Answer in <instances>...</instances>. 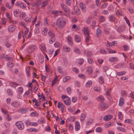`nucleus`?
Instances as JSON below:
<instances>
[{"mask_svg": "<svg viewBox=\"0 0 134 134\" xmlns=\"http://www.w3.org/2000/svg\"><path fill=\"white\" fill-rule=\"evenodd\" d=\"M66 24V19L64 17H61L57 20L56 25L59 29H62L64 27Z\"/></svg>", "mask_w": 134, "mask_h": 134, "instance_id": "f257e3e1", "label": "nucleus"}, {"mask_svg": "<svg viewBox=\"0 0 134 134\" xmlns=\"http://www.w3.org/2000/svg\"><path fill=\"white\" fill-rule=\"evenodd\" d=\"M62 98L63 100V102L64 104L67 106L70 105L71 104V101L70 98L67 96L65 95H62Z\"/></svg>", "mask_w": 134, "mask_h": 134, "instance_id": "f03ea898", "label": "nucleus"}, {"mask_svg": "<svg viewBox=\"0 0 134 134\" xmlns=\"http://www.w3.org/2000/svg\"><path fill=\"white\" fill-rule=\"evenodd\" d=\"M109 106V104L107 103H102L98 105V107L101 110H104L108 108Z\"/></svg>", "mask_w": 134, "mask_h": 134, "instance_id": "7ed1b4c3", "label": "nucleus"}, {"mask_svg": "<svg viewBox=\"0 0 134 134\" xmlns=\"http://www.w3.org/2000/svg\"><path fill=\"white\" fill-rule=\"evenodd\" d=\"M15 125L18 129L20 130H23L25 127L24 123L21 121L16 122L15 123Z\"/></svg>", "mask_w": 134, "mask_h": 134, "instance_id": "20e7f679", "label": "nucleus"}, {"mask_svg": "<svg viewBox=\"0 0 134 134\" xmlns=\"http://www.w3.org/2000/svg\"><path fill=\"white\" fill-rule=\"evenodd\" d=\"M37 49V47L35 45H32L29 47L27 49V51L29 53H32L34 51Z\"/></svg>", "mask_w": 134, "mask_h": 134, "instance_id": "39448f33", "label": "nucleus"}, {"mask_svg": "<svg viewBox=\"0 0 134 134\" xmlns=\"http://www.w3.org/2000/svg\"><path fill=\"white\" fill-rule=\"evenodd\" d=\"M79 5L82 12L84 13H85L86 11V8L85 4L81 2L80 3Z\"/></svg>", "mask_w": 134, "mask_h": 134, "instance_id": "423d86ee", "label": "nucleus"}, {"mask_svg": "<svg viewBox=\"0 0 134 134\" xmlns=\"http://www.w3.org/2000/svg\"><path fill=\"white\" fill-rule=\"evenodd\" d=\"M12 106L15 108H18L20 106V103L17 101H13L11 103Z\"/></svg>", "mask_w": 134, "mask_h": 134, "instance_id": "0eeeda50", "label": "nucleus"}, {"mask_svg": "<svg viewBox=\"0 0 134 134\" xmlns=\"http://www.w3.org/2000/svg\"><path fill=\"white\" fill-rule=\"evenodd\" d=\"M57 107L58 108H60L62 113H63L65 106L63 103L60 102H58V103Z\"/></svg>", "mask_w": 134, "mask_h": 134, "instance_id": "6e6552de", "label": "nucleus"}, {"mask_svg": "<svg viewBox=\"0 0 134 134\" xmlns=\"http://www.w3.org/2000/svg\"><path fill=\"white\" fill-rule=\"evenodd\" d=\"M16 28V26L15 25H10L8 27V31L9 32L12 33L15 31Z\"/></svg>", "mask_w": 134, "mask_h": 134, "instance_id": "1a4fd4ad", "label": "nucleus"}, {"mask_svg": "<svg viewBox=\"0 0 134 134\" xmlns=\"http://www.w3.org/2000/svg\"><path fill=\"white\" fill-rule=\"evenodd\" d=\"M61 6L65 12H68L70 11V9L68 7L64 4L63 3L61 4Z\"/></svg>", "mask_w": 134, "mask_h": 134, "instance_id": "9d476101", "label": "nucleus"}, {"mask_svg": "<svg viewBox=\"0 0 134 134\" xmlns=\"http://www.w3.org/2000/svg\"><path fill=\"white\" fill-rule=\"evenodd\" d=\"M80 122L77 121L75 122V130L76 131H78L79 130L80 128Z\"/></svg>", "mask_w": 134, "mask_h": 134, "instance_id": "9b49d317", "label": "nucleus"}, {"mask_svg": "<svg viewBox=\"0 0 134 134\" xmlns=\"http://www.w3.org/2000/svg\"><path fill=\"white\" fill-rule=\"evenodd\" d=\"M83 53L84 55L87 57H91L92 55V52L88 50L84 51Z\"/></svg>", "mask_w": 134, "mask_h": 134, "instance_id": "f8f14e48", "label": "nucleus"}, {"mask_svg": "<svg viewBox=\"0 0 134 134\" xmlns=\"http://www.w3.org/2000/svg\"><path fill=\"white\" fill-rule=\"evenodd\" d=\"M113 118V116L111 115H105L103 118V120L104 121H108L112 119Z\"/></svg>", "mask_w": 134, "mask_h": 134, "instance_id": "ddd939ff", "label": "nucleus"}, {"mask_svg": "<svg viewBox=\"0 0 134 134\" xmlns=\"http://www.w3.org/2000/svg\"><path fill=\"white\" fill-rule=\"evenodd\" d=\"M48 36L50 38L55 37L54 33L53 31L51 30H49L48 31Z\"/></svg>", "mask_w": 134, "mask_h": 134, "instance_id": "4468645a", "label": "nucleus"}, {"mask_svg": "<svg viewBox=\"0 0 134 134\" xmlns=\"http://www.w3.org/2000/svg\"><path fill=\"white\" fill-rule=\"evenodd\" d=\"M75 40L77 42H79L81 41V37L79 35H76L75 36Z\"/></svg>", "mask_w": 134, "mask_h": 134, "instance_id": "2eb2a0df", "label": "nucleus"}, {"mask_svg": "<svg viewBox=\"0 0 134 134\" xmlns=\"http://www.w3.org/2000/svg\"><path fill=\"white\" fill-rule=\"evenodd\" d=\"M48 31V29L46 27H44L42 31V34L43 36H45L47 35V32Z\"/></svg>", "mask_w": 134, "mask_h": 134, "instance_id": "dca6fc26", "label": "nucleus"}, {"mask_svg": "<svg viewBox=\"0 0 134 134\" xmlns=\"http://www.w3.org/2000/svg\"><path fill=\"white\" fill-rule=\"evenodd\" d=\"M124 100L123 98L122 97H120L119 100V105L120 106L123 105L124 104Z\"/></svg>", "mask_w": 134, "mask_h": 134, "instance_id": "f3484780", "label": "nucleus"}, {"mask_svg": "<svg viewBox=\"0 0 134 134\" xmlns=\"http://www.w3.org/2000/svg\"><path fill=\"white\" fill-rule=\"evenodd\" d=\"M74 10L76 14L77 15H79L80 14L81 12L80 9L77 6H75Z\"/></svg>", "mask_w": 134, "mask_h": 134, "instance_id": "a211bd4d", "label": "nucleus"}, {"mask_svg": "<svg viewBox=\"0 0 134 134\" xmlns=\"http://www.w3.org/2000/svg\"><path fill=\"white\" fill-rule=\"evenodd\" d=\"M29 30H26L24 33V34L23 35V41L24 42L25 40V39H27V35L28 33V32L29 31Z\"/></svg>", "mask_w": 134, "mask_h": 134, "instance_id": "6ab92c4d", "label": "nucleus"}, {"mask_svg": "<svg viewBox=\"0 0 134 134\" xmlns=\"http://www.w3.org/2000/svg\"><path fill=\"white\" fill-rule=\"evenodd\" d=\"M92 82L91 80H89L86 83L85 86L87 87H90L92 85Z\"/></svg>", "mask_w": 134, "mask_h": 134, "instance_id": "aec40b11", "label": "nucleus"}, {"mask_svg": "<svg viewBox=\"0 0 134 134\" xmlns=\"http://www.w3.org/2000/svg\"><path fill=\"white\" fill-rule=\"evenodd\" d=\"M86 117V115L84 113H82L81 114L80 117V120L81 122L84 121Z\"/></svg>", "mask_w": 134, "mask_h": 134, "instance_id": "412c9836", "label": "nucleus"}, {"mask_svg": "<svg viewBox=\"0 0 134 134\" xmlns=\"http://www.w3.org/2000/svg\"><path fill=\"white\" fill-rule=\"evenodd\" d=\"M109 60L110 62H113L117 61L118 59L116 57H111L109 58Z\"/></svg>", "mask_w": 134, "mask_h": 134, "instance_id": "4be33fe9", "label": "nucleus"}, {"mask_svg": "<svg viewBox=\"0 0 134 134\" xmlns=\"http://www.w3.org/2000/svg\"><path fill=\"white\" fill-rule=\"evenodd\" d=\"M67 39L68 42L70 46L72 45L73 43L72 37L70 36L68 37H67Z\"/></svg>", "mask_w": 134, "mask_h": 134, "instance_id": "5701e85b", "label": "nucleus"}, {"mask_svg": "<svg viewBox=\"0 0 134 134\" xmlns=\"http://www.w3.org/2000/svg\"><path fill=\"white\" fill-rule=\"evenodd\" d=\"M93 121V119L92 118H90L87 121L86 123V125L87 126L90 125L92 123Z\"/></svg>", "mask_w": 134, "mask_h": 134, "instance_id": "b1692460", "label": "nucleus"}, {"mask_svg": "<svg viewBox=\"0 0 134 134\" xmlns=\"http://www.w3.org/2000/svg\"><path fill=\"white\" fill-rule=\"evenodd\" d=\"M108 19L110 22H113L115 20V18L113 15H111L109 17Z\"/></svg>", "mask_w": 134, "mask_h": 134, "instance_id": "393cba45", "label": "nucleus"}, {"mask_svg": "<svg viewBox=\"0 0 134 134\" xmlns=\"http://www.w3.org/2000/svg\"><path fill=\"white\" fill-rule=\"evenodd\" d=\"M63 49L64 52H69L71 51L70 48L69 47L67 46L64 47Z\"/></svg>", "mask_w": 134, "mask_h": 134, "instance_id": "a878e982", "label": "nucleus"}, {"mask_svg": "<svg viewBox=\"0 0 134 134\" xmlns=\"http://www.w3.org/2000/svg\"><path fill=\"white\" fill-rule=\"evenodd\" d=\"M97 100L99 102H103L105 100V98L102 96L100 95L97 98Z\"/></svg>", "mask_w": 134, "mask_h": 134, "instance_id": "bb28decb", "label": "nucleus"}, {"mask_svg": "<svg viewBox=\"0 0 134 134\" xmlns=\"http://www.w3.org/2000/svg\"><path fill=\"white\" fill-rule=\"evenodd\" d=\"M86 71L90 74H92L93 72L92 68L90 67H87Z\"/></svg>", "mask_w": 134, "mask_h": 134, "instance_id": "cd10ccee", "label": "nucleus"}, {"mask_svg": "<svg viewBox=\"0 0 134 134\" xmlns=\"http://www.w3.org/2000/svg\"><path fill=\"white\" fill-rule=\"evenodd\" d=\"M20 13L19 9H17L14 11V14L15 16L17 17L19 15Z\"/></svg>", "mask_w": 134, "mask_h": 134, "instance_id": "c85d7f7f", "label": "nucleus"}, {"mask_svg": "<svg viewBox=\"0 0 134 134\" xmlns=\"http://www.w3.org/2000/svg\"><path fill=\"white\" fill-rule=\"evenodd\" d=\"M31 70V69L29 67H27L26 69V74L29 77H30V71Z\"/></svg>", "mask_w": 134, "mask_h": 134, "instance_id": "c756f323", "label": "nucleus"}, {"mask_svg": "<svg viewBox=\"0 0 134 134\" xmlns=\"http://www.w3.org/2000/svg\"><path fill=\"white\" fill-rule=\"evenodd\" d=\"M38 121L40 124H43L45 122L46 120L44 118L42 117L40 119L38 120Z\"/></svg>", "mask_w": 134, "mask_h": 134, "instance_id": "7c9ffc66", "label": "nucleus"}, {"mask_svg": "<svg viewBox=\"0 0 134 134\" xmlns=\"http://www.w3.org/2000/svg\"><path fill=\"white\" fill-rule=\"evenodd\" d=\"M40 48L42 51L46 52V49L45 45L44 44H41L40 45Z\"/></svg>", "mask_w": 134, "mask_h": 134, "instance_id": "2f4dec72", "label": "nucleus"}, {"mask_svg": "<svg viewBox=\"0 0 134 134\" xmlns=\"http://www.w3.org/2000/svg\"><path fill=\"white\" fill-rule=\"evenodd\" d=\"M101 31L99 28L97 29L96 30V35L97 36H100L101 34Z\"/></svg>", "mask_w": 134, "mask_h": 134, "instance_id": "473e14b6", "label": "nucleus"}, {"mask_svg": "<svg viewBox=\"0 0 134 134\" xmlns=\"http://www.w3.org/2000/svg\"><path fill=\"white\" fill-rule=\"evenodd\" d=\"M125 29V27L124 26L121 25L118 28V30L119 32H122L124 31Z\"/></svg>", "mask_w": 134, "mask_h": 134, "instance_id": "72a5a7b5", "label": "nucleus"}, {"mask_svg": "<svg viewBox=\"0 0 134 134\" xmlns=\"http://www.w3.org/2000/svg\"><path fill=\"white\" fill-rule=\"evenodd\" d=\"M5 59L6 60L8 61L12 62L13 61V58L9 57L8 55H6L5 56Z\"/></svg>", "mask_w": 134, "mask_h": 134, "instance_id": "f704fd0d", "label": "nucleus"}, {"mask_svg": "<svg viewBox=\"0 0 134 134\" xmlns=\"http://www.w3.org/2000/svg\"><path fill=\"white\" fill-rule=\"evenodd\" d=\"M7 93L9 96H13V93L12 90L10 89H8L7 90Z\"/></svg>", "mask_w": 134, "mask_h": 134, "instance_id": "c9c22d12", "label": "nucleus"}, {"mask_svg": "<svg viewBox=\"0 0 134 134\" xmlns=\"http://www.w3.org/2000/svg\"><path fill=\"white\" fill-rule=\"evenodd\" d=\"M116 67L118 68L121 69L125 67V66L124 64L120 63L117 64L116 65Z\"/></svg>", "mask_w": 134, "mask_h": 134, "instance_id": "e433bc0d", "label": "nucleus"}, {"mask_svg": "<svg viewBox=\"0 0 134 134\" xmlns=\"http://www.w3.org/2000/svg\"><path fill=\"white\" fill-rule=\"evenodd\" d=\"M71 78V77L70 76H65L63 78V81L64 82H66L69 80Z\"/></svg>", "mask_w": 134, "mask_h": 134, "instance_id": "4c0bfd02", "label": "nucleus"}, {"mask_svg": "<svg viewBox=\"0 0 134 134\" xmlns=\"http://www.w3.org/2000/svg\"><path fill=\"white\" fill-rule=\"evenodd\" d=\"M19 112L22 114H25L26 113L27 110L24 108H20L19 110Z\"/></svg>", "mask_w": 134, "mask_h": 134, "instance_id": "58836bf2", "label": "nucleus"}, {"mask_svg": "<svg viewBox=\"0 0 134 134\" xmlns=\"http://www.w3.org/2000/svg\"><path fill=\"white\" fill-rule=\"evenodd\" d=\"M32 122H31L29 120H25V123L26 126H29L31 125Z\"/></svg>", "mask_w": 134, "mask_h": 134, "instance_id": "ea45409f", "label": "nucleus"}, {"mask_svg": "<svg viewBox=\"0 0 134 134\" xmlns=\"http://www.w3.org/2000/svg\"><path fill=\"white\" fill-rule=\"evenodd\" d=\"M48 2L47 0L43 1L41 4V7L42 8H43L46 6L48 4Z\"/></svg>", "mask_w": 134, "mask_h": 134, "instance_id": "a19ab883", "label": "nucleus"}, {"mask_svg": "<svg viewBox=\"0 0 134 134\" xmlns=\"http://www.w3.org/2000/svg\"><path fill=\"white\" fill-rule=\"evenodd\" d=\"M99 21L100 22L103 23L105 20V17L102 16H99Z\"/></svg>", "mask_w": 134, "mask_h": 134, "instance_id": "79ce46f5", "label": "nucleus"}, {"mask_svg": "<svg viewBox=\"0 0 134 134\" xmlns=\"http://www.w3.org/2000/svg\"><path fill=\"white\" fill-rule=\"evenodd\" d=\"M99 82L101 84H103L104 82V80L103 77L102 76H100L99 78Z\"/></svg>", "mask_w": 134, "mask_h": 134, "instance_id": "37998d69", "label": "nucleus"}, {"mask_svg": "<svg viewBox=\"0 0 134 134\" xmlns=\"http://www.w3.org/2000/svg\"><path fill=\"white\" fill-rule=\"evenodd\" d=\"M20 23L21 25L24 26L26 30H29V28L27 27L26 24L23 21H21L20 22Z\"/></svg>", "mask_w": 134, "mask_h": 134, "instance_id": "c03bdc74", "label": "nucleus"}, {"mask_svg": "<svg viewBox=\"0 0 134 134\" xmlns=\"http://www.w3.org/2000/svg\"><path fill=\"white\" fill-rule=\"evenodd\" d=\"M83 32L84 34L85 35L89 34V31L88 30V27H85L83 29Z\"/></svg>", "mask_w": 134, "mask_h": 134, "instance_id": "a18cd8bd", "label": "nucleus"}, {"mask_svg": "<svg viewBox=\"0 0 134 134\" xmlns=\"http://www.w3.org/2000/svg\"><path fill=\"white\" fill-rule=\"evenodd\" d=\"M84 60L83 58H80L77 60V62L80 65H81L84 63Z\"/></svg>", "mask_w": 134, "mask_h": 134, "instance_id": "49530a36", "label": "nucleus"}, {"mask_svg": "<svg viewBox=\"0 0 134 134\" xmlns=\"http://www.w3.org/2000/svg\"><path fill=\"white\" fill-rule=\"evenodd\" d=\"M30 115L32 116H37L38 114L36 111H34L31 113Z\"/></svg>", "mask_w": 134, "mask_h": 134, "instance_id": "de8ad7c7", "label": "nucleus"}, {"mask_svg": "<svg viewBox=\"0 0 134 134\" xmlns=\"http://www.w3.org/2000/svg\"><path fill=\"white\" fill-rule=\"evenodd\" d=\"M86 38L85 41L86 42H88L90 39V37L89 35V34H87L86 35H85Z\"/></svg>", "mask_w": 134, "mask_h": 134, "instance_id": "09e8293b", "label": "nucleus"}, {"mask_svg": "<svg viewBox=\"0 0 134 134\" xmlns=\"http://www.w3.org/2000/svg\"><path fill=\"white\" fill-rule=\"evenodd\" d=\"M18 90V92L19 94H21L23 93V88L22 87H19Z\"/></svg>", "mask_w": 134, "mask_h": 134, "instance_id": "8fccbe9b", "label": "nucleus"}, {"mask_svg": "<svg viewBox=\"0 0 134 134\" xmlns=\"http://www.w3.org/2000/svg\"><path fill=\"white\" fill-rule=\"evenodd\" d=\"M31 17H27L25 19V21L27 23H30L31 21Z\"/></svg>", "mask_w": 134, "mask_h": 134, "instance_id": "3c124183", "label": "nucleus"}, {"mask_svg": "<svg viewBox=\"0 0 134 134\" xmlns=\"http://www.w3.org/2000/svg\"><path fill=\"white\" fill-rule=\"evenodd\" d=\"M25 13L24 12H23L20 13L19 16V18L21 19H23L25 17Z\"/></svg>", "mask_w": 134, "mask_h": 134, "instance_id": "603ef678", "label": "nucleus"}, {"mask_svg": "<svg viewBox=\"0 0 134 134\" xmlns=\"http://www.w3.org/2000/svg\"><path fill=\"white\" fill-rule=\"evenodd\" d=\"M7 65L9 68H12L14 66V64L13 63L8 62L7 64Z\"/></svg>", "mask_w": 134, "mask_h": 134, "instance_id": "864d4df0", "label": "nucleus"}, {"mask_svg": "<svg viewBox=\"0 0 134 134\" xmlns=\"http://www.w3.org/2000/svg\"><path fill=\"white\" fill-rule=\"evenodd\" d=\"M5 6L9 9H10L13 8V6L8 3H7L5 4Z\"/></svg>", "mask_w": 134, "mask_h": 134, "instance_id": "5fc2aeb1", "label": "nucleus"}, {"mask_svg": "<svg viewBox=\"0 0 134 134\" xmlns=\"http://www.w3.org/2000/svg\"><path fill=\"white\" fill-rule=\"evenodd\" d=\"M113 122H107L106 124H105V127L106 128H108L109 126L112 125L113 124Z\"/></svg>", "mask_w": 134, "mask_h": 134, "instance_id": "6e6d98bb", "label": "nucleus"}, {"mask_svg": "<svg viewBox=\"0 0 134 134\" xmlns=\"http://www.w3.org/2000/svg\"><path fill=\"white\" fill-rule=\"evenodd\" d=\"M55 37H51L49 40V42L50 44H52L55 41Z\"/></svg>", "mask_w": 134, "mask_h": 134, "instance_id": "4d7b16f0", "label": "nucleus"}, {"mask_svg": "<svg viewBox=\"0 0 134 134\" xmlns=\"http://www.w3.org/2000/svg\"><path fill=\"white\" fill-rule=\"evenodd\" d=\"M118 116L119 118L121 120L123 119V116L122 115V113L121 112H119L118 113Z\"/></svg>", "mask_w": 134, "mask_h": 134, "instance_id": "13d9d810", "label": "nucleus"}, {"mask_svg": "<svg viewBox=\"0 0 134 134\" xmlns=\"http://www.w3.org/2000/svg\"><path fill=\"white\" fill-rule=\"evenodd\" d=\"M95 130L97 132L101 133L102 131V129L100 127H98Z\"/></svg>", "mask_w": 134, "mask_h": 134, "instance_id": "bf43d9fd", "label": "nucleus"}, {"mask_svg": "<svg viewBox=\"0 0 134 134\" xmlns=\"http://www.w3.org/2000/svg\"><path fill=\"white\" fill-rule=\"evenodd\" d=\"M74 51L75 53L77 54H80V50L77 48H75L74 49Z\"/></svg>", "mask_w": 134, "mask_h": 134, "instance_id": "052dcab7", "label": "nucleus"}, {"mask_svg": "<svg viewBox=\"0 0 134 134\" xmlns=\"http://www.w3.org/2000/svg\"><path fill=\"white\" fill-rule=\"evenodd\" d=\"M10 85L11 86H17L19 85L16 83L14 82H11L10 83Z\"/></svg>", "mask_w": 134, "mask_h": 134, "instance_id": "680f3d73", "label": "nucleus"}, {"mask_svg": "<svg viewBox=\"0 0 134 134\" xmlns=\"http://www.w3.org/2000/svg\"><path fill=\"white\" fill-rule=\"evenodd\" d=\"M123 47L124 48V50L125 51H127L129 49V47L127 45H124L123 46Z\"/></svg>", "mask_w": 134, "mask_h": 134, "instance_id": "e2e57ef3", "label": "nucleus"}, {"mask_svg": "<svg viewBox=\"0 0 134 134\" xmlns=\"http://www.w3.org/2000/svg\"><path fill=\"white\" fill-rule=\"evenodd\" d=\"M72 30L73 31H76L78 30V29L75 24L73 25L72 26Z\"/></svg>", "mask_w": 134, "mask_h": 134, "instance_id": "0e129e2a", "label": "nucleus"}, {"mask_svg": "<svg viewBox=\"0 0 134 134\" xmlns=\"http://www.w3.org/2000/svg\"><path fill=\"white\" fill-rule=\"evenodd\" d=\"M126 73L125 71H123L121 72H119L117 73V75L118 76H122L125 75Z\"/></svg>", "mask_w": 134, "mask_h": 134, "instance_id": "69168bd1", "label": "nucleus"}, {"mask_svg": "<svg viewBox=\"0 0 134 134\" xmlns=\"http://www.w3.org/2000/svg\"><path fill=\"white\" fill-rule=\"evenodd\" d=\"M87 61L88 63L89 64H92L94 63L93 59L91 58H88Z\"/></svg>", "mask_w": 134, "mask_h": 134, "instance_id": "338daca9", "label": "nucleus"}, {"mask_svg": "<svg viewBox=\"0 0 134 134\" xmlns=\"http://www.w3.org/2000/svg\"><path fill=\"white\" fill-rule=\"evenodd\" d=\"M102 54H106L107 53V52L104 49H101L99 51Z\"/></svg>", "mask_w": 134, "mask_h": 134, "instance_id": "774afa93", "label": "nucleus"}]
</instances>
